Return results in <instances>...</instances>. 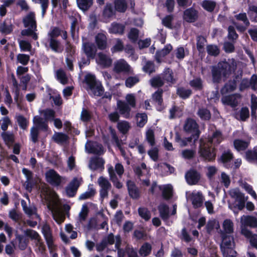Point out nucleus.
I'll return each mask as SVG.
<instances>
[{"mask_svg": "<svg viewBox=\"0 0 257 257\" xmlns=\"http://www.w3.org/2000/svg\"><path fill=\"white\" fill-rule=\"evenodd\" d=\"M42 192L48 201V207L52 212L54 219L57 223H62L65 217L60 210L57 194L47 187L42 189Z\"/></svg>", "mask_w": 257, "mask_h": 257, "instance_id": "obj_1", "label": "nucleus"}, {"mask_svg": "<svg viewBox=\"0 0 257 257\" xmlns=\"http://www.w3.org/2000/svg\"><path fill=\"white\" fill-rule=\"evenodd\" d=\"M236 62L234 59H229L228 61H222L217 66L212 67L211 72L214 83H219L223 77L234 71L236 68Z\"/></svg>", "mask_w": 257, "mask_h": 257, "instance_id": "obj_2", "label": "nucleus"}, {"mask_svg": "<svg viewBox=\"0 0 257 257\" xmlns=\"http://www.w3.org/2000/svg\"><path fill=\"white\" fill-rule=\"evenodd\" d=\"M136 175L143 186H148L150 185L149 170L147 168L145 163H142L135 169Z\"/></svg>", "mask_w": 257, "mask_h": 257, "instance_id": "obj_3", "label": "nucleus"}, {"mask_svg": "<svg viewBox=\"0 0 257 257\" xmlns=\"http://www.w3.org/2000/svg\"><path fill=\"white\" fill-rule=\"evenodd\" d=\"M199 153L201 157L208 161L214 160L215 157L214 148L213 146L206 142H204L202 140L200 141Z\"/></svg>", "mask_w": 257, "mask_h": 257, "instance_id": "obj_4", "label": "nucleus"}, {"mask_svg": "<svg viewBox=\"0 0 257 257\" xmlns=\"http://www.w3.org/2000/svg\"><path fill=\"white\" fill-rule=\"evenodd\" d=\"M45 178L48 183L54 186H59L66 182L64 178L53 169H50L45 173Z\"/></svg>", "mask_w": 257, "mask_h": 257, "instance_id": "obj_5", "label": "nucleus"}, {"mask_svg": "<svg viewBox=\"0 0 257 257\" xmlns=\"http://www.w3.org/2000/svg\"><path fill=\"white\" fill-rule=\"evenodd\" d=\"M113 71L117 74L132 73L133 72L131 66L123 59H118L114 62Z\"/></svg>", "mask_w": 257, "mask_h": 257, "instance_id": "obj_6", "label": "nucleus"}, {"mask_svg": "<svg viewBox=\"0 0 257 257\" xmlns=\"http://www.w3.org/2000/svg\"><path fill=\"white\" fill-rule=\"evenodd\" d=\"M42 232L47 242L49 249L51 252L55 250L56 246L53 243V237L50 226L47 223L43 224Z\"/></svg>", "mask_w": 257, "mask_h": 257, "instance_id": "obj_7", "label": "nucleus"}, {"mask_svg": "<svg viewBox=\"0 0 257 257\" xmlns=\"http://www.w3.org/2000/svg\"><path fill=\"white\" fill-rule=\"evenodd\" d=\"M184 129L186 132L192 133L194 142L197 141L199 137L200 132L198 130V126L196 121L192 119L188 118L185 121L184 125Z\"/></svg>", "mask_w": 257, "mask_h": 257, "instance_id": "obj_8", "label": "nucleus"}, {"mask_svg": "<svg viewBox=\"0 0 257 257\" xmlns=\"http://www.w3.org/2000/svg\"><path fill=\"white\" fill-rule=\"evenodd\" d=\"M229 194L230 196L235 199L237 203L236 206L237 208L241 210L244 207L245 202L247 200V198H245L244 194L240 192L239 189L237 188H234L231 189Z\"/></svg>", "mask_w": 257, "mask_h": 257, "instance_id": "obj_9", "label": "nucleus"}, {"mask_svg": "<svg viewBox=\"0 0 257 257\" xmlns=\"http://www.w3.org/2000/svg\"><path fill=\"white\" fill-rule=\"evenodd\" d=\"M82 181L81 177L74 178L66 187V195L70 197L75 196L77 190Z\"/></svg>", "mask_w": 257, "mask_h": 257, "instance_id": "obj_10", "label": "nucleus"}, {"mask_svg": "<svg viewBox=\"0 0 257 257\" xmlns=\"http://www.w3.org/2000/svg\"><path fill=\"white\" fill-rule=\"evenodd\" d=\"M97 183L100 187V195L101 198H104L108 197V191L111 187V185L108 179L103 176L99 177Z\"/></svg>", "mask_w": 257, "mask_h": 257, "instance_id": "obj_11", "label": "nucleus"}, {"mask_svg": "<svg viewBox=\"0 0 257 257\" xmlns=\"http://www.w3.org/2000/svg\"><path fill=\"white\" fill-rule=\"evenodd\" d=\"M104 164L105 161L103 158L97 157H92L89 161L88 167L92 171L100 170L102 171L104 169Z\"/></svg>", "mask_w": 257, "mask_h": 257, "instance_id": "obj_12", "label": "nucleus"}, {"mask_svg": "<svg viewBox=\"0 0 257 257\" xmlns=\"http://www.w3.org/2000/svg\"><path fill=\"white\" fill-rule=\"evenodd\" d=\"M65 53H66V63L67 66L70 70H72L74 61L73 55L75 53V50L74 47L68 43H67L66 46Z\"/></svg>", "mask_w": 257, "mask_h": 257, "instance_id": "obj_13", "label": "nucleus"}, {"mask_svg": "<svg viewBox=\"0 0 257 257\" xmlns=\"http://www.w3.org/2000/svg\"><path fill=\"white\" fill-rule=\"evenodd\" d=\"M86 151L88 153L101 155L104 153V149L101 145L96 143L87 142L85 144Z\"/></svg>", "mask_w": 257, "mask_h": 257, "instance_id": "obj_14", "label": "nucleus"}, {"mask_svg": "<svg viewBox=\"0 0 257 257\" xmlns=\"http://www.w3.org/2000/svg\"><path fill=\"white\" fill-rule=\"evenodd\" d=\"M23 22L25 27L31 28L36 30L37 23L34 12H31L26 15L23 19Z\"/></svg>", "mask_w": 257, "mask_h": 257, "instance_id": "obj_15", "label": "nucleus"}, {"mask_svg": "<svg viewBox=\"0 0 257 257\" xmlns=\"http://www.w3.org/2000/svg\"><path fill=\"white\" fill-rule=\"evenodd\" d=\"M96 61L102 67L107 68L111 65L112 59L109 55L100 52L97 54Z\"/></svg>", "mask_w": 257, "mask_h": 257, "instance_id": "obj_16", "label": "nucleus"}, {"mask_svg": "<svg viewBox=\"0 0 257 257\" xmlns=\"http://www.w3.org/2000/svg\"><path fill=\"white\" fill-rule=\"evenodd\" d=\"M222 228L221 235H231L234 232V223L230 219H225L222 222Z\"/></svg>", "mask_w": 257, "mask_h": 257, "instance_id": "obj_17", "label": "nucleus"}, {"mask_svg": "<svg viewBox=\"0 0 257 257\" xmlns=\"http://www.w3.org/2000/svg\"><path fill=\"white\" fill-rule=\"evenodd\" d=\"M12 91L14 94V100L17 103L19 104L22 97V94L20 92V85L18 83L14 76L12 77Z\"/></svg>", "mask_w": 257, "mask_h": 257, "instance_id": "obj_18", "label": "nucleus"}, {"mask_svg": "<svg viewBox=\"0 0 257 257\" xmlns=\"http://www.w3.org/2000/svg\"><path fill=\"white\" fill-rule=\"evenodd\" d=\"M82 50L87 58H94L96 53V48L91 43L85 42L82 45Z\"/></svg>", "mask_w": 257, "mask_h": 257, "instance_id": "obj_19", "label": "nucleus"}, {"mask_svg": "<svg viewBox=\"0 0 257 257\" xmlns=\"http://www.w3.org/2000/svg\"><path fill=\"white\" fill-rule=\"evenodd\" d=\"M192 203L195 208L202 206L204 200L202 194L200 192H193L190 195Z\"/></svg>", "mask_w": 257, "mask_h": 257, "instance_id": "obj_20", "label": "nucleus"}, {"mask_svg": "<svg viewBox=\"0 0 257 257\" xmlns=\"http://www.w3.org/2000/svg\"><path fill=\"white\" fill-rule=\"evenodd\" d=\"M221 236L222 238L220 244L221 249H223L225 250L227 247H235L234 238L231 235H221Z\"/></svg>", "mask_w": 257, "mask_h": 257, "instance_id": "obj_21", "label": "nucleus"}, {"mask_svg": "<svg viewBox=\"0 0 257 257\" xmlns=\"http://www.w3.org/2000/svg\"><path fill=\"white\" fill-rule=\"evenodd\" d=\"M95 41L99 49L104 50L107 48V37L104 34H97L95 37Z\"/></svg>", "mask_w": 257, "mask_h": 257, "instance_id": "obj_22", "label": "nucleus"}, {"mask_svg": "<svg viewBox=\"0 0 257 257\" xmlns=\"http://www.w3.org/2000/svg\"><path fill=\"white\" fill-rule=\"evenodd\" d=\"M185 178L189 185H195L199 180L200 175L195 170H190L186 173Z\"/></svg>", "mask_w": 257, "mask_h": 257, "instance_id": "obj_23", "label": "nucleus"}, {"mask_svg": "<svg viewBox=\"0 0 257 257\" xmlns=\"http://www.w3.org/2000/svg\"><path fill=\"white\" fill-rule=\"evenodd\" d=\"M163 80L168 83L174 84L176 81V77L173 71L170 68H166L162 74Z\"/></svg>", "mask_w": 257, "mask_h": 257, "instance_id": "obj_24", "label": "nucleus"}, {"mask_svg": "<svg viewBox=\"0 0 257 257\" xmlns=\"http://www.w3.org/2000/svg\"><path fill=\"white\" fill-rule=\"evenodd\" d=\"M108 173L110 180L112 182L114 187L117 189H120L122 187V183L119 182L115 174L113 167L111 165H109L108 167Z\"/></svg>", "mask_w": 257, "mask_h": 257, "instance_id": "obj_25", "label": "nucleus"}, {"mask_svg": "<svg viewBox=\"0 0 257 257\" xmlns=\"http://www.w3.org/2000/svg\"><path fill=\"white\" fill-rule=\"evenodd\" d=\"M183 17L186 22H194L198 18L197 12L192 8L188 9L184 11Z\"/></svg>", "mask_w": 257, "mask_h": 257, "instance_id": "obj_26", "label": "nucleus"}, {"mask_svg": "<svg viewBox=\"0 0 257 257\" xmlns=\"http://www.w3.org/2000/svg\"><path fill=\"white\" fill-rule=\"evenodd\" d=\"M236 19L238 21H241L243 22L244 26H238L236 23H234L236 26L237 29L241 32H243L245 30L247 27L249 25V22L247 18L245 13H241L235 16Z\"/></svg>", "mask_w": 257, "mask_h": 257, "instance_id": "obj_27", "label": "nucleus"}, {"mask_svg": "<svg viewBox=\"0 0 257 257\" xmlns=\"http://www.w3.org/2000/svg\"><path fill=\"white\" fill-rule=\"evenodd\" d=\"M240 222L242 225L257 227V218L253 216L243 215L241 217Z\"/></svg>", "mask_w": 257, "mask_h": 257, "instance_id": "obj_28", "label": "nucleus"}, {"mask_svg": "<svg viewBox=\"0 0 257 257\" xmlns=\"http://www.w3.org/2000/svg\"><path fill=\"white\" fill-rule=\"evenodd\" d=\"M117 107L120 114L124 117H130L131 108L128 104L123 101L118 100L117 102Z\"/></svg>", "mask_w": 257, "mask_h": 257, "instance_id": "obj_29", "label": "nucleus"}, {"mask_svg": "<svg viewBox=\"0 0 257 257\" xmlns=\"http://www.w3.org/2000/svg\"><path fill=\"white\" fill-rule=\"evenodd\" d=\"M49 47L52 51L57 53H61L63 48L60 42L56 39H49Z\"/></svg>", "mask_w": 257, "mask_h": 257, "instance_id": "obj_30", "label": "nucleus"}, {"mask_svg": "<svg viewBox=\"0 0 257 257\" xmlns=\"http://www.w3.org/2000/svg\"><path fill=\"white\" fill-rule=\"evenodd\" d=\"M223 140V137L220 132L216 131L214 132L211 137L208 138L207 143L211 145H215L220 144Z\"/></svg>", "mask_w": 257, "mask_h": 257, "instance_id": "obj_31", "label": "nucleus"}, {"mask_svg": "<svg viewBox=\"0 0 257 257\" xmlns=\"http://www.w3.org/2000/svg\"><path fill=\"white\" fill-rule=\"evenodd\" d=\"M21 205L23 207V209L24 211L29 216H31L32 215H35L36 218H39V215L37 214V212H36L37 209L35 206H31L28 207L26 201L24 200L21 201Z\"/></svg>", "mask_w": 257, "mask_h": 257, "instance_id": "obj_32", "label": "nucleus"}, {"mask_svg": "<svg viewBox=\"0 0 257 257\" xmlns=\"http://www.w3.org/2000/svg\"><path fill=\"white\" fill-rule=\"evenodd\" d=\"M159 189L162 191V195L165 199H169L173 195V187L170 184L160 186Z\"/></svg>", "mask_w": 257, "mask_h": 257, "instance_id": "obj_33", "label": "nucleus"}, {"mask_svg": "<svg viewBox=\"0 0 257 257\" xmlns=\"http://www.w3.org/2000/svg\"><path fill=\"white\" fill-rule=\"evenodd\" d=\"M127 186L129 194L134 199H137L140 196V192L138 189L131 181L127 182Z\"/></svg>", "mask_w": 257, "mask_h": 257, "instance_id": "obj_34", "label": "nucleus"}, {"mask_svg": "<svg viewBox=\"0 0 257 257\" xmlns=\"http://www.w3.org/2000/svg\"><path fill=\"white\" fill-rule=\"evenodd\" d=\"M33 122L35 124L36 127L38 129L43 130H47L48 125L47 120H45L39 116H35L33 118Z\"/></svg>", "mask_w": 257, "mask_h": 257, "instance_id": "obj_35", "label": "nucleus"}, {"mask_svg": "<svg viewBox=\"0 0 257 257\" xmlns=\"http://www.w3.org/2000/svg\"><path fill=\"white\" fill-rule=\"evenodd\" d=\"M192 140H194L193 136L183 139L178 134H177L175 137V141L179 145L180 147L187 146L189 143L192 142Z\"/></svg>", "mask_w": 257, "mask_h": 257, "instance_id": "obj_36", "label": "nucleus"}, {"mask_svg": "<svg viewBox=\"0 0 257 257\" xmlns=\"http://www.w3.org/2000/svg\"><path fill=\"white\" fill-rule=\"evenodd\" d=\"M152 250V245L148 242L144 243L140 247L139 252L143 257L149 255Z\"/></svg>", "mask_w": 257, "mask_h": 257, "instance_id": "obj_37", "label": "nucleus"}, {"mask_svg": "<svg viewBox=\"0 0 257 257\" xmlns=\"http://www.w3.org/2000/svg\"><path fill=\"white\" fill-rule=\"evenodd\" d=\"M124 29V27L122 25L113 23L109 29V32L113 34H122Z\"/></svg>", "mask_w": 257, "mask_h": 257, "instance_id": "obj_38", "label": "nucleus"}, {"mask_svg": "<svg viewBox=\"0 0 257 257\" xmlns=\"http://www.w3.org/2000/svg\"><path fill=\"white\" fill-rule=\"evenodd\" d=\"M172 47L171 45H166L163 49L158 52L156 54V60L158 62H161L160 58L167 55L172 50Z\"/></svg>", "mask_w": 257, "mask_h": 257, "instance_id": "obj_39", "label": "nucleus"}, {"mask_svg": "<svg viewBox=\"0 0 257 257\" xmlns=\"http://www.w3.org/2000/svg\"><path fill=\"white\" fill-rule=\"evenodd\" d=\"M237 96L235 95H229L223 97L222 99V101L224 104H227L232 107H234L237 105L238 101L237 100Z\"/></svg>", "mask_w": 257, "mask_h": 257, "instance_id": "obj_40", "label": "nucleus"}, {"mask_svg": "<svg viewBox=\"0 0 257 257\" xmlns=\"http://www.w3.org/2000/svg\"><path fill=\"white\" fill-rule=\"evenodd\" d=\"M245 157L249 162L257 163V148H254L252 150L247 151L245 154Z\"/></svg>", "mask_w": 257, "mask_h": 257, "instance_id": "obj_41", "label": "nucleus"}, {"mask_svg": "<svg viewBox=\"0 0 257 257\" xmlns=\"http://www.w3.org/2000/svg\"><path fill=\"white\" fill-rule=\"evenodd\" d=\"M160 216L163 220H167L169 218V207L164 204H161L158 207Z\"/></svg>", "mask_w": 257, "mask_h": 257, "instance_id": "obj_42", "label": "nucleus"}, {"mask_svg": "<svg viewBox=\"0 0 257 257\" xmlns=\"http://www.w3.org/2000/svg\"><path fill=\"white\" fill-rule=\"evenodd\" d=\"M236 87V82L234 80L230 81L222 88V93H226L233 91Z\"/></svg>", "mask_w": 257, "mask_h": 257, "instance_id": "obj_43", "label": "nucleus"}, {"mask_svg": "<svg viewBox=\"0 0 257 257\" xmlns=\"http://www.w3.org/2000/svg\"><path fill=\"white\" fill-rule=\"evenodd\" d=\"M77 3L80 9L86 11L92 5V0H77Z\"/></svg>", "mask_w": 257, "mask_h": 257, "instance_id": "obj_44", "label": "nucleus"}, {"mask_svg": "<svg viewBox=\"0 0 257 257\" xmlns=\"http://www.w3.org/2000/svg\"><path fill=\"white\" fill-rule=\"evenodd\" d=\"M248 145V142L241 140H236L234 141V146L237 151L245 150Z\"/></svg>", "mask_w": 257, "mask_h": 257, "instance_id": "obj_45", "label": "nucleus"}, {"mask_svg": "<svg viewBox=\"0 0 257 257\" xmlns=\"http://www.w3.org/2000/svg\"><path fill=\"white\" fill-rule=\"evenodd\" d=\"M215 227L216 228L219 227V223L216 220L212 219L207 222L206 229L208 233H210Z\"/></svg>", "mask_w": 257, "mask_h": 257, "instance_id": "obj_46", "label": "nucleus"}, {"mask_svg": "<svg viewBox=\"0 0 257 257\" xmlns=\"http://www.w3.org/2000/svg\"><path fill=\"white\" fill-rule=\"evenodd\" d=\"M138 212L140 216L145 219L146 221H148L151 217V214L150 211L148 209L144 207H140L138 209Z\"/></svg>", "mask_w": 257, "mask_h": 257, "instance_id": "obj_47", "label": "nucleus"}, {"mask_svg": "<svg viewBox=\"0 0 257 257\" xmlns=\"http://www.w3.org/2000/svg\"><path fill=\"white\" fill-rule=\"evenodd\" d=\"M136 118L138 125L143 127L147 122L148 117L145 113H138L136 116Z\"/></svg>", "mask_w": 257, "mask_h": 257, "instance_id": "obj_48", "label": "nucleus"}, {"mask_svg": "<svg viewBox=\"0 0 257 257\" xmlns=\"http://www.w3.org/2000/svg\"><path fill=\"white\" fill-rule=\"evenodd\" d=\"M9 217L13 221L17 222L22 219V214L15 209H12L9 212Z\"/></svg>", "mask_w": 257, "mask_h": 257, "instance_id": "obj_49", "label": "nucleus"}, {"mask_svg": "<svg viewBox=\"0 0 257 257\" xmlns=\"http://www.w3.org/2000/svg\"><path fill=\"white\" fill-rule=\"evenodd\" d=\"M89 89L94 95L96 96H101L103 92L102 85L98 83H96Z\"/></svg>", "mask_w": 257, "mask_h": 257, "instance_id": "obj_50", "label": "nucleus"}, {"mask_svg": "<svg viewBox=\"0 0 257 257\" xmlns=\"http://www.w3.org/2000/svg\"><path fill=\"white\" fill-rule=\"evenodd\" d=\"M53 139L58 143H63L67 140L68 136L61 133H57L53 135Z\"/></svg>", "mask_w": 257, "mask_h": 257, "instance_id": "obj_51", "label": "nucleus"}, {"mask_svg": "<svg viewBox=\"0 0 257 257\" xmlns=\"http://www.w3.org/2000/svg\"><path fill=\"white\" fill-rule=\"evenodd\" d=\"M150 82L151 85L155 87H161L164 84L163 80L160 76H157L152 78L150 79Z\"/></svg>", "mask_w": 257, "mask_h": 257, "instance_id": "obj_52", "label": "nucleus"}, {"mask_svg": "<svg viewBox=\"0 0 257 257\" xmlns=\"http://www.w3.org/2000/svg\"><path fill=\"white\" fill-rule=\"evenodd\" d=\"M223 257H235L236 252L234 250V247H230L226 248L225 250L223 249H221Z\"/></svg>", "mask_w": 257, "mask_h": 257, "instance_id": "obj_53", "label": "nucleus"}, {"mask_svg": "<svg viewBox=\"0 0 257 257\" xmlns=\"http://www.w3.org/2000/svg\"><path fill=\"white\" fill-rule=\"evenodd\" d=\"M115 9L120 12H124L127 8L126 4L124 0H116L115 1Z\"/></svg>", "mask_w": 257, "mask_h": 257, "instance_id": "obj_54", "label": "nucleus"}, {"mask_svg": "<svg viewBox=\"0 0 257 257\" xmlns=\"http://www.w3.org/2000/svg\"><path fill=\"white\" fill-rule=\"evenodd\" d=\"M96 191L93 188H90L88 190L81 194L79 197V200H85L88 198H90L92 196H94L95 194Z\"/></svg>", "mask_w": 257, "mask_h": 257, "instance_id": "obj_55", "label": "nucleus"}, {"mask_svg": "<svg viewBox=\"0 0 257 257\" xmlns=\"http://www.w3.org/2000/svg\"><path fill=\"white\" fill-rule=\"evenodd\" d=\"M1 136L7 145L11 144L14 142V135L12 133L3 132L1 134Z\"/></svg>", "mask_w": 257, "mask_h": 257, "instance_id": "obj_56", "label": "nucleus"}, {"mask_svg": "<svg viewBox=\"0 0 257 257\" xmlns=\"http://www.w3.org/2000/svg\"><path fill=\"white\" fill-rule=\"evenodd\" d=\"M140 81L139 78L138 76H130L128 77L125 82V86L127 87L131 88L134 85L137 84Z\"/></svg>", "mask_w": 257, "mask_h": 257, "instance_id": "obj_57", "label": "nucleus"}, {"mask_svg": "<svg viewBox=\"0 0 257 257\" xmlns=\"http://www.w3.org/2000/svg\"><path fill=\"white\" fill-rule=\"evenodd\" d=\"M36 30H34L31 28H28L27 29L23 30L21 32V34L23 36H31L34 40L38 39L37 34L35 33Z\"/></svg>", "mask_w": 257, "mask_h": 257, "instance_id": "obj_58", "label": "nucleus"}, {"mask_svg": "<svg viewBox=\"0 0 257 257\" xmlns=\"http://www.w3.org/2000/svg\"><path fill=\"white\" fill-rule=\"evenodd\" d=\"M198 114L201 119L204 120H208L211 117L210 111L203 108L199 109Z\"/></svg>", "mask_w": 257, "mask_h": 257, "instance_id": "obj_59", "label": "nucleus"}, {"mask_svg": "<svg viewBox=\"0 0 257 257\" xmlns=\"http://www.w3.org/2000/svg\"><path fill=\"white\" fill-rule=\"evenodd\" d=\"M115 248L117 249L118 257H124V251L120 248L121 244V238L119 235L116 236Z\"/></svg>", "mask_w": 257, "mask_h": 257, "instance_id": "obj_60", "label": "nucleus"}, {"mask_svg": "<svg viewBox=\"0 0 257 257\" xmlns=\"http://www.w3.org/2000/svg\"><path fill=\"white\" fill-rule=\"evenodd\" d=\"M117 127L120 132L123 134H125L130 129V126L128 122L121 121L118 123Z\"/></svg>", "mask_w": 257, "mask_h": 257, "instance_id": "obj_61", "label": "nucleus"}, {"mask_svg": "<svg viewBox=\"0 0 257 257\" xmlns=\"http://www.w3.org/2000/svg\"><path fill=\"white\" fill-rule=\"evenodd\" d=\"M170 116L169 118L171 119L174 118L177 116H180L182 114V110L179 107H177L175 106H173L170 109Z\"/></svg>", "mask_w": 257, "mask_h": 257, "instance_id": "obj_62", "label": "nucleus"}, {"mask_svg": "<svg viewBox=\"0 0 257 257\" xmlns=\"http://www.w3.org/2000/svg\"><path fill=\"white\" fill-rule=\"evenodd\" d=\"M11 123V120L8 116H4L1 118L0 120V125L3 132L6 131Z\"/></svg>", "mask_w": 257, "mask_h": 257, "instance_id": "obj_63", "label": "nucleus"}, {"mask_svg": "<svg viewBox=\"0 0 257 257\" xmlns=\"http://www.w3.org/2000/svg\"><path fill=\"white\" fill-rule=\"evenodd\" d=\"M85 81L88 85L89 89H90L93 86H94L97 82L95 80V77L92 74H87L85 77Z\"/></svg>", "mask_w": 257, "mask_h": 257, "instance_id": "obj_64", "label": "nucleus"}]
</instances>
